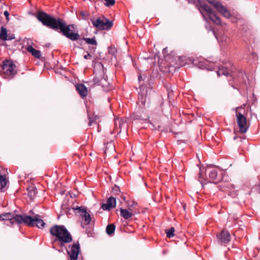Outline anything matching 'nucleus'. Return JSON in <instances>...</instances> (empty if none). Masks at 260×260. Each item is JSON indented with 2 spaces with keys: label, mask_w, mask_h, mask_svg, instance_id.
<instances>
[{
  "label": "nucleus",
  "mask_w": 260,
  "mask_h": 260,
  "mask_svg": "<svg viewBox=\"0 0 260 260\" xmlns=\"http://www.w3.org/2000/svg\"><path fill=\"white\" fill-rule=\"evenodd\" d=\"M19 222H23V223L28 226H37L39 229L44 228L46 223L41 219V216L38 214L35 215L33 217L28 215L18 217Z\"/></svg>",
  "instance_id": "39448f33"
},
{
  "label": "nucleus",
  "mask_w": 260,
  "mask_h": 260,
  "mask_svg": "<svg viewBox=\"0 0 260 260\" xmlns=\"http://www.w3.org/2000/svg\"><path fill=\"white\" fill-rule=\"evenodd\" d=\"M120 192L119 187L115 185L114 187H112V192L113 194H117Z\"/></svg>",
  "instance_id": "e433bc0d"
},
{
  "label": "nucleus",
  "mask_w": 260,
  "mask_h": 260,
  "mask_svg": "<svg viewBox=\"0 0 260 260\" xmlns=\"http://www.w3.org/2000/svg\"><path fill=\"white\" fill-rule=\"evenodd\" d=\"M199 181L201 182V183L202 184V186H203V183L202 182V181L201 180H199Z\"/></svg>",
  "instance_id": "603ef678"
},
{
  "label": "nucleus",
  "mask_w": 260,
  "mask_h": 260,
  "mask_svg": "<svg viewBox=\"0 0 260 260\" xmlns=\"http://www.w3.org/2000/svg\"><path fill=\"white\" fill-rule=\"evenodd\" d=\"M131 208H134V211L131 209V217L133 215L138 214L140 213L139 206L138 205V203L135 201H131ZM133 220V218L131 217V220Z\"/></svg>",
  "instance_id": "412c9836"
},
{
  "label": "nucleus",
  "mask_w": 260,
  "mask_h": 260,
  "mask_svg": "<svg viewBox=\"0 0 260 260\" xmlns=\"http://www.w3.org/2000/svg\"><path fill=\"white\" fill-rule=\"evenodd\" d=\"M218 242L221 245H226L231 241V237L230 233L226 230H222L216 236Z\"/></svg>",
  "instance_id": "1a4fd4ad"
},
{
  "label": "nucleus",
  "mask_w": 260,
  "mask_h": 260,
  "mask_svg": "<svg viewBox=\"0 0 260 260\" xmlns=\"http://www.w3.org/2000/svg\"><path fill=\"white\" fill-rule=\"evenodd\" d=\"M201 175H202L201 173H200V174H199V178L201 177Z\"/></svg>",
  "instance_id": "864d4df0"
},
{
  "label": "nucleus",
  "mask_w": 260,
  "mask_h": 260,
  "mask_svg": "<svg viewBox=\"0 0 260 260\" xmlns=\"http://www.w3.org/2000/svg\"><path fill=\"white\" fill-rule=\"evenodd\" d=\"M116 203V198L111 196L107 199L106 203L102 204L101 208L104 210L109 211L111 208L115 207Z\"/></svg>",
  "instance_id": "2eb2a0df"
},
{
  "label": "nucleus",
  "mask_w": 260,
  "mask_h": 260,
  "mask_svg": "<svg viewBox=\"0 0 260 260\" xmlns=\"http://www.w3.org/2000/svg\"><path fill=\"white\" fill-rule=\"evenodd\" d=\"M139 181L141 183V184H142L143 183H144V181H143V177L140 175V174L139 175Z\"/></svg>",
  "instance_id": "a19ab883"
},
{
  "label": "nucleus",
  "mask_w": 260,
  "mask_h": 260,
  "mask_svg": "<svg viewBox=\"0 0 260 260\" xmlns=\"http://www.w3.org/2000/svg\"><path fill=\"white\" fill-rule=\"evenodd\" d=\"M113 21L107 19V20H105L103 23V25L101 26L100 30H109L113 26Z\"/></svg>",
  "instance_id": "b1692460"
},
{
  "label": "nucleus",
  "mask_w": 260,
  "mask_h": 260,
  "mask_svg": "<svg viewBox=\"0 0 260 260\" xmlns=\"http://www.w3.org/2000/svg\"><path fill=\"white\" fill-rule=\"evenodd\" d=\"M131 60L132 61L133 65L134 66V67H136V61L135 60L133 59L132 56H131Z\"/></svg>",
  "instance_id": "a18cd8bd"
},
{
  "label": "nucleus",
  "mask_w": 260,
  "mask_h": 260,
  "mask_svg": "<svg viewBox=\"0 0 260 260\" xmlns=\"http://www.w3.org/2000/svg\"><path fill=\"white\" fill-rule=\"evenodd\" d=\"M208 3L211 4L215 8V5L217 3H220V2L216 1L215 0H206Z\"/></svg>",
  "instance_id": "4c0bfd02"
},
{
  "label": "nucleus",
  "mask_w": 260,
  "mask_h": 260,
  "mask_svg": "<svg viewBox=\"0 0 260 260\" xmlns=\"http://www.w3.org/2000/svg\"><path fill=\"white\" fill-rule=\"evenodd\" d=\"M89 16V14L85 11H81L79 14V17H81V19L84 20H88Z\"/></svg>",
  "instance_id": "2f4dec72"
},
{
  "label": "nucleus",
  "mask_w": 260,
  "mask_h": 260,
  "mask_svg": "<svg viewBox=\"0 0 260 260\" xmlns=\"http://www.w3.org/2000/svg\"><path fill=\"white\" fill-rule=\"evenodd\" d=\"M235 82H237V86H240L241 84H246L247 77L245 72L239 70L235 75H232Z\"/></svg>",
  "instance_id": "9b49d317"
},
{
  "label": "nucleus",
  "mask_w": 260,
  "mask_h": 260,
  "mask_svg": "<svg viewBox=\"0 0 260 260\" xmlns=\"http://www.w3.org/2000/svg\"><path fill=\"white\" fill-rule=\"evenodd\" d=\"M128 120V119L126 118H123L120 120L119 119L115 120V129L117 131L119 129H120L119 132H118V133H121L123 131L127 134L128 124L127 120Z\"/></svg>",
  "instance_id": "9d476101"
},
{
  "label": "nucleus",
  "mask_w": 260,
  "mask_h": 260,
  "mask_svg": "<svg viewBox=\"0 0 260 260\" xmlns=\"http://www.w3.org/2000/svg\"><path fill=\"white\" fill-rule=\"evenodd\" d=\"M19 216H24L22 215H17L11 213H4L0 214V220H8L11 224H13L15 223H17L18 224L23 223V222H19Z\"/></svg>",
  "instance_id": "6e6552de"
},
{
  "label": "nucleus",
  "mask_w": 260,
  "mask_h": 260,
  "mask_svg": "<svg viewBox=\"0 0 260 260\" xmlns=\"http://www.w3.org/2000/svg\"><path fill=\"white\" fill-rule=\"evenodd\" d=\"M115 230V225L114 223H111L108 224L106 229V233L109 236H112Z\"/></svg>",
  "instance_id": "bb28decb"
},
{
  "label": "nucleus",
  "mask_w": 260,
  "mask_h": 260,
  "mask_svg": "<svg viewBox=\"0 0 260 260\" xmlns=\"http://www.w3.org/2000/svg\"><path fill=\"white\" fill-rule=\"evenodd\" d=\"M168 50L167 47L165 48L162 50V53L164 54V55H165V54L166 53L168 54Z\"/></svg>",
  "instance_id": "79ce46f5"
},
{
  "label": "nucleus",
  "mask_w": 260,
  "mask_h": 260,
  "mask_svg": "<svg viewBox=\"0 0 260 260\" xmlns=\"http://www.w3.org/2000/svg\"><path fill=\"white\" fill-rule=\"evenodd\" d=\"M107 18L105 16H103L101 17H98L96 20L94 19H91L90 20L94 26V27H96L97 29L100 30L101 28V26L103 25V23L107 20Z\"/></svg>",
  "instance_id": "dca6fc26"
},
{
  "label": "nucleus",
  "mask_w": 260,
  "mask_h": 260,
  "mask_svg": "<svg viewBox=\"0 0 260 260\" xmlns=\"http://www.w3.org/2000/svg\"><path fill=\"white\" fill-rule=\"evenodd\" d=\"M26 50L28 52L31 53L32 55L36 58H40L41 57V54L40 51L35 49L31 46H28Z\"/></svg>",
  "instance_id": "aec40b11"
},
{
  "label": "nucleus",
  "mask_w": 260,
  "mask_h": 260,
  "mask_svg": "<svg viewBox=\"0 0 260 260\" xmlns=\"http://www.w3.org/2000/svg\"><path fill=\"white\" fill-rule=\"evenodd\" d=\"M215 9L224 17L229 19L231 17V13L227 8L224 6L221 3L215 5Z\"/></svg>",
  "instance_id": "ddd939ff"
},
{
  "label": "nucleus",
  "mask_w": 260,
  "mask_h": 260,
  "mask_svg": "<svg viewBox=\"0 0 260 260\" xmlns=\"http://www.w3.org/2000/svg\"><path fill=\"white\" fill-rule=\"evenodd\" d=\"M120 230L122 232L129 233L130 232L128 222L127 220L122 221V224L120 226Z\"/></svg>",
  "instance_id": "4be33fe9"
},
{
  "label": "nucleus",
  "mask_w": 260,
  "mask_h": 260,
  "mask_svg": "<svg viewBox=\"0 0 260 260\" xmlns=\"http://www.w3.org/2000/svg\"><path fill=\"white\" fill-rule=\"evenodd\" d=\"M104 145H107L105 150V153H106V151L108 150L109 148H110L112 150L114 149V144H113L112 141H111L110 142H107V144L105 143Z\"/></svg>",
  "instance_id": "72a5a7b5"
},
{
  "label": "nucleus",
  "mask_w": 260,
  "mask_h": 260,
  "mask_svg": "<svg viewBox=\"0 0 260 260\" xmlns=\"http://www.w3.org/2000/svg\"><path fill=\"white\" fill-rule=\"evenodd\" d=\"M28 196L30 200H33L37 194V188L34 186H29L27 188Z\"/></svg>",
  "instance_id": "6ab92c4d"
},
{
  "label": "nucleus",
  "mask_w": 260,
  "mask_h": 260,
  "mask_svg": "<svg viewBox=\"0 0 260 260\" xmlns=\"http://www.w3.org/2000/svg\"><path fill=\"white\" fill-rule=\"evenodd\" d=\"M117 52V49L114 46H110L108 48V53L112 55H115Z\"/></svg>",
  "instance_id": "473e14b6"
},
{
  "label": "nucleus",
  "mask_w": 260,
  "mask_h": 260,
  "mask_svg": "<svg viewBox=\"0 0 260 260\" xmlns=\"http://www.w3.org/2000/svg\"><path fill=\"white\" fill-rule=\"evenodd\" d=\"M74 210H77L80 213V216L84 219L86 224H89L91 221V217L90 214L87 212L86 208L82 207H77L74 208Z\"/></svg>",
  "instance_id": "4468645a"
},
{
  "label": "nucleus",
  "mask_w": 260,
  "mask_h": 260,
  "mask_svg": "<svg viewBox=\"0 0 260 260\" xmlns=\"http://www.w3.org/2000/svg\"><path fill=\"white\" fill-rule=\"evenodd\" d=\"M2 17H1V16H0V24H1V22H2Z\"/></svg>",
  "instance_id": "8fccbe9b"
},
{
  "label": "nucleus",
  "mask_w": 260,
  "mask_h": 260,
  "mask_svg": "<svg viewBox=\"0 0 260 260\" xmlns=\"http://www.w3.org/2000/svg\"><path fill=\"white\" fill-rule=\"evenodd\" d=\"M50 234L55 237L54 242L58 241L60 246H64L73 241L72 235L64 225H54L50 229Z\"/></svg>",
  "instance_id": "f03ea898"
},
{
  "label": "nucleus",
  "mask_w": 260,
  "mask_h": 260,
  "mask_svg": "<svg viewBox=\"0 0 260 260\" xmlns=\"http://www.w3.org/2000/svg\"><path fill=\"white\" fill-rule=\"evenodd\" d=\"M89 122L88 125L90 126L92 123H96L98 119H99V117L98 115H95L93 114L92 116H90V115L88 114Z\"/></svg>",
  "instance_id": "c85d7f7f"
},
{
  "label": "nucleus",
  "mask_w": 260,
  "mask_h": 260,
  "mask_svg": "<svg viewBox=\"0 0 260 260\" xmlns=\"http://www.w3.org/2000/svg\"><path fill=\"white\" fill-rule=\"evenodd\" d=\"M1 67L5 78L12 79L17 74V70H15L16 65L11 60H4Z\"/></svg>",
  "instance_id": "423d86ee"
},
{
  "label": "nucleus",
  "mask_w": 260,
  "mask_h": 260,
  "mask_svg": "<svg viewBox=\"0 0 260 260\" xmlns=\"http://www.w3.org/2000/svg\"><path fill=\"white\" fill-rule=\"evenodd\" d=\"M120 216L124 218V220H127L130 218V212L127 209L120 208Z\"/></svg>",
  "instance_id": "cd10ccee"
},
{
  "label": "nucleus",
  "mask_w": 260,
  "mask_h": 260,
  "mask_svg": "<svg viewBox=\"0 0 260 260\" xmlns=\"http://www.w3.org/2000/svg\"><path fill=\"white\" fill-rule=\"evenodd\" d=\"M15 39V35L14 34H9L7 36V40H12Z\"/></svg>",
  "instance_id": "ea45409f"
},
{
  "label": "nucleus",
  "mask_w": 260,
  "mask_h": 260,
  "mask_svg": "<svg viewBox=\"0 0 260 260\" xmlns=\"http://www.w3.org/2000/svg\"><path fill=\"white\" fill-rule=\"evenodd\" d=\"M83 40H84L86 43L88 44H90L94 46H96L98 45L97 42L95 39V37L93 38H83Z\"/></svg>",
  "instance_id": "7c9ffc66"
},
{
  "label": "nucleus",
  "mask_w": 260,
  "mask_h": 260,
  "mask_svg": "<svg viewBox=\"0 0 260 260\" xmlns=\"http://www.w3.org/2000/svg\"><path fill=\"white\" fill-rule=\"evenodd\" d=\"M199 3L200 4V6L201 8H202L205 11H206L208 15L212 12L214 10L208 6L207 4H206L204 2H201V1H199Z\"/></svg>",
  "instance_id": "5701e85b"
},
{
  "label": "nucleus",
  "mask_w": 260,
  "mask_h": 260,
  "mask_svg": "<svg viewBox=\"0 0 260 260\" xmlns=\"http://www.w3.org/2000/svg\"><path fill=\"white\" fill-rule=\"evenodd\" d=\"M3 14V12L2 11H0V16L2 17V15Z\"/></svg>",
  "instance_id": "3c124183"
},
{
  "label": "nucleus",
  "mask_w": 260,
  "mask_h": 260,
  "mask_svg": "<svg viewBox=\"0 0 260 260\" xmlns=\"http://www.w3.org/2000/svg\"><path fill=\"white\" fill-rule=\"evenodd\" d=\"M105 1L106 2L105 5L107 7L113 6L115 3V0H105Z\"/></svg>",
  "instance_id": "c9c22d12"
},
{
  "label": "nucleus",
  "mask_w": 260,
  "mask_h": 260,
  "mask_svg": "<svg viewBox=\"0 0 260 260\" xmlns=\"http://www.w3.org/2000/svg\"><path fill=\"white\" fill-rule=\"evenodd\" d=\"M151 78L149 77H147L145 75L140 74L138 76V80L140 84V87L145 84V82H148Z\"/></svg>",
  "instance_id": "393cba45"
},
{
  "label": "nucleus",
  "mask_w": 260,
  "mask_h": 260,
  "mask_svg": "<svg viewBox=\"0 0 260 260\" xmlns=\"http://www.w3.org/2000/svg\"><path fill=\"white\" fill-rule=\"evenodd\" d=\"M195 64L201 69H206L208 71L217 70L216 73L218 76L222 75L228 76L232 73V70L227 66H217L215 62L208 60H198V63Z\"/></svg>",
  "instance_id": "7ed1b4c3"
},
{
  "label": "nucleus",
  "mask_w": 260,
  "mask_h": 260,
  "mask_svg": "<svg viewBox=\"0 0 260 260\" xmlns=\"http://www.w3.org/2000/svg\"><path fill=\"white\" fill-rule=\"evenodd\" d=\"M76 89L82 98L86 97L87 95V89L83 84H77L75 86Z\"/></svg>",
  "instance_id": "f3484780"
},
{
  "label": "nucleus",
  "mask_w": 260,
  "mask_h": 260,
  "mask_svg": "<svg viewBox=\"0 0 260 260\" xmlns=\"http://www.w3.org/2000/svg\"><path fill=\"white\" fill-rule=\"evenodd\" d=\"M175 231V228L174 227L171 228L170 229L165 230V233L167 234V237L169 238H171L174 236V232Z\"/></svg>",
  "instance_id": "c756f323"
},
{
  "label": "nucleus",
  "mask_w": 260,
  "mask_h": 260,
  "mask_svg": "<svg viewBox=\"0 0 260 260\" xmlns=\"http://www.w3.org/2000/svg\"><path fill=\"white\" fill-rule=\"evenodd\" d=\"M80 245L78 242L74 243L70 251H68L70 260H77L80 252Z\"/></svg>",
  "instance_id": "f8f14e48"
},
{
  "label": "nucleus",
  "mask_w": 260,
  "mask_h": 260,
  "mask_svg": "<svg viewBox=\"0 0 260 260\" xmlns=\"http://www.w3.org/2000/svg\"><path fill=\"white\" fill-rule=\"evenodd\" d=\"M8 31L4 26H2L0 30V40L3 41L7 40Z\"/></svg>",
  "instance_id": "a878e982"
},
{
  "label": "nucleus",
  "mask_w": 260,
  "mask_h": 260,
  "mask_svg": "<svg viewBox=\"0 0 260 260\" xmlns=\"http://www.w3.org/2000/svg\"><path fill=\"white\" fill-rule=\"evenodd\" d=\"M245 105L237 107L235 109L237 123L239 128V132L242 134H245L248 131L249 125L247 122V119L245 116Z\"/></svg>",
  "instance_id": "20e7f679"
},
{
  "label": "nucleus",
  "mask_w": 260,
  "mask_h": 260,
  "mask_svg": "<svg viewBox=\"0 0 260 260\" xmlns=\"http://www.w3.org/2000/svg\"><path fill=\"white\" fill-rule=\"evenodd\" d=\"M209 18L215 24L218 25H221V20L220 17L217 16L215 11H213L208 15Z\"/></svg>",
  "instance_id": "a211bd4d"
},
{
  "label": "nucleus",
  "mask_w": 260,
  "mask_h": 260,
  "mask_svg": "<svg viewBox=\"0 0 260 260\" xmlns=\"http://www.w3.org/2000/svg\"><path fill=\"white\" fill-rule=\"evenodd\" d=\"M206 171L208 172L209 179H210L208 183L217 184L222 180L223 173L221 171H219V174L216 169L212 170L208 169Z\"/></svg>",
  "instance_id": "0eeeda50"
},
{
  "label": "nucleus",
  "mask_w": 260,
  "mask_h": 260,
  "mask_svg": "<svg viewBox=\"0 0 260 260\" xmlns=\"http://www.w3.org/2000/svg\"><path fill=\"white\" fill-rule=\"evenodd\" d=\"M141 102L143 105H144L145 103V100H144V98L143 97L142 98Z\"/></svg>",
  "instance_id": "de8ad7c7"
},
{
  "label": "nucleus",
  "mask_w": 260,
  "mask_h": 260,
  "mask_svg": "<svg viewBox=\"0 0 260 260\" xmlns=\"http://www.w3.org/2000/svg\"><path fill=\"white\" fill-rule=\"evenodd\" d=\"M4 15L6 17L7 23L9 21V13L6 10L4 12Z\"/></svg>",
  "instance_id": "58836bf2"
},
{
  "label": "nucleus",
  "mask_w": 260,
  "mask_h": 260,
  "mask_svg": "<svg viewBox=\"0 0 260 260\" xmlns=\"http://www.w3.org/2000/svg\"><path fill=\"white\" fill-rule=\"evenodd\" d=\"M237 138H238V137H237V136H235V137H234V140H236Z\"/></svg>",
  "instance_id": "09e8293b"
},
{
  "label": "nucleus",
  "mask_w": 260,
  "mask_h": 260,
  "mask_svg": "<svg viewBox=\"0 0 260 260\" xmlns=\"http://www.w3.org/2000/svg\"><path fill=\"white\" fill-rule=\"evenodd\" d=\"M50 45H51L50 43H47L45 45V46L47 48H49V47H50Z\"/></svg>",
  "instance_id": "49530a36"
},
{
  "label": "nucleus",
  "mask_w": 260,
  "mask_h": 260,
  "mask_svg": "<svg viewBox=\"0 0 260 260\" xmlns=\"http://www.w3.org/2000/svg\"><path fill=\"white\" fill-rule=\"evenodd\" d=\"M229 84L231 85L233 88L239 90L238 88L237 87H236L232 83H231L230 81H229Z\"/></svg>",
  "instance_id": "c03bdc74"
},
{
  "label": "nucleus",
  "mask_w": 260,
  "mask_h": 260,
  "mask_svg": "<svg viewBox=\"0 0 260 260\" xmlns=\"http://www.w3.org/2000/svg\"><path fill=\"white\" fill-rule=\"evenodd\" d=\"M90 56H91L90 54L89 53H87V54L85 55L84 56V59H88V58H89V57H90Z\"/></svg>",
  "instance_id": "37998d69"
},
{
  "label": "nucleus",
  "mask_w": 260,
  "mask_h": 260,
  "mask_svg": "<svg viewBox=\"0 0 260 260\" xmlns=\"http://www.w3.org/2000/svg\"><path fill=\"white\" fill-rule=\"evenodd\" d=\"M39 21L49 28L60 32L72 41L80 40V36L78 32H74L75 24H67L63 19L56 18L42 10H39L33 14Z\"/></svg>",
  "instance_id": "f257e3e1"
},
{
  "label": "nucleus",
  "mask_w": 260,
  "mask_h": 260,
  "mask_svg": "<svg viewBox=\"0 0 260 260\" xmlns=\"http://www.w3.org/2000/svg\"><path fill=\"white\" fill-rule=\"evenodd\" d=\"M166 89L168 92V96L169 99H171L173 96V91L170 86H167Z\"/></svg>",
  "instance_id": "f704fd0d"
},
{
  "label": "nucleus",
  "mask_w": 260,
  "mask_h": 260,
  "mask_svg": "<svg viewBox=\"0 0 260 260\" xmlns=\"http://www.w3.org/2000/svg\"><path fill=\"white\" fill-rule=\"evenodd\" d=\"M125 43H126L127 45H128V41H125Z\"/></svg>",
  "instance_id": "5fc2aeb1"
}]
</instances>
